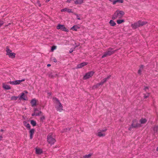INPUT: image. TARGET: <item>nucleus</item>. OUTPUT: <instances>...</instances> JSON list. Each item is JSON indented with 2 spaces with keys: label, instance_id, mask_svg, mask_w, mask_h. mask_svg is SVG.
Returning <instances> with one entry per match:
<instances>
[{
  "label": "nucleus",
  "instance_id": "obj_1",
  "mask_svg": "<svg viewBox=\"0 0 158 158\" xmlns=\"http://www.w3.org/2000/svg\"><path fill=\"white\" fill-rule=\"evenodd\" d=\"M47 142L51 145H53L56 142L55 135L53 133H50L47 136Z\"/></svg>",
  "mask_w": 158,
  "mask_h": 158
},
{
  "label": "nucleus",
  "instance_id": "obj_2",
  "mask_svg": "<svg viewBox=\"0 0 158 158\" xmlns=\"http://www.w3.org/2000/svg\"><path fill=\"white\" fill-rule=\"evenodd\" d=\"M124 12L121 10H117L113 15L112 18L113 20H114L117 18H121L124 15Z\"/></svg>",
  "mask_w": 158,
  "mask_h": 158
},
{
  "label": "nucleus",
  "instance_id": "obj_3",
  "mask_svg": "<svg viewBox=\"0 0 158 158\" xmlns=\"http://www.w3.org/2000/svg\"><path fill=\"white\" fill-rule=\"evenodd\" d=\"M53 99L56 102L55 103L56 106H55V108L56 109V110L59 111V112H61L63 110V107L62 104L57 98H53Z\"/></svg>",
  "mask_w": 158,
  "mask_h": 158
},
{
  "label": "nucleus",
  "instance_id": "obj_4",
  "mask_svg": "<svg viewBox=\"0 0 158 158\" xmlns=\"http://www.w3.org/2000/svg\"><path fill=\"white\" fill-rule=\"evenodd\" d=\"M117 50L118 49L115 50H113V49L112 48H109L108 49L107 51L104 53L103 55L102 56V58H103L105 57L110 56L112 54H114Z\"/></svg>",
  "mask_w": 158,
  "mask_h": 158
},
{
  "label": "nucleus",
  "instance_id": "obj_5",
  "mask_svg": "<svg viewBox=\"0 0 158 158\" xmlns=\"http://www.w3.org/2000/svg\"><path fill=\"white\" fill-rule=\"evenodd\" d=\"M107 130V129L106 128H104L103 130H100L97 133V135L99 137H104L106 135L105 132Z\"/></svg>",
  "mask_w": 158,
  "mask_h": 158
},
{
  "label": "nucleus",
  "instance_id": "obj_6",
  "mask_svg": "<svg viewBox=\"0 0 158 158\" xmlns=\"http://www.w3.org/2000/svg\"><path fill=\"white\" fill-rule=\"evenodd\" d=\"M94 73V72L91 71L86 73L85 75L84 76L83 79L86 80L90 78L93 76Z\"/></svg>",
  "mask_w": 158,
  "mask_h": 158
},
{
  "label": "nucleus",
  "instance_id": "obj_7",
  "mask_svg": "<svg viewBox=\"0 0 158 158\" xmlns=\"http://www.w3.org/2000/svg\"><path fill=\"white\" fill-rule=\"evenodd\" d=\"M141 125L140 124L138 123L137 121L136 120H134L133 121L131 126L129 128V130H131L132 128H135L136 127H139Z\"/></svg>",
  "mask_w": 158,
  "mask_h": 158
},
{
  "label": "nucleus",
  "instance_id": "obj_8",
  "mask_svg": "<svg viewBox=\"0 0 158 158\" xmlns=\"http://www.w3.org/2000/svg\"><path fill=\"white\" fill-rule=\"evenodd\" d=\"M6 55H8L10 57L14 58L15 57V53L11 52V51L9 49L8 47H6Z\"/></svg>",
  "mask_w": 158,
  "mask_h": 158
},
{
  "label": "nucleus",
  "instance_id": "obj_9",
  "mask_svg": "<svg viewBox=\"0 0 158 158\" xmlns=\"http://www.w3.org/2000/svg\"><path fill=\"white\" fill-rule=\"evenodd\" d=\"M56 28L57 29H60L62 31L65 32H68L69 31L68 29L65 27L63 25L58 24L56 27Z\"/></svg>",
  "mask_w": 158,
  "mask_h": 158
},
{
  "label": "nucleus",
  "instance_id": "obj_10",
  "mask_svg": "<svg viewBox=\"0 0 158 158\" xmlns=\"http://www.w3.org/2000/svg\"><path fill=\"white\" fill-rule=\"evenodd\" d=\"M25 79H23L21 80H18L15 81H10V83L11 85H18L21 82L25 81Z\"/></svg>",
  "mask_w": 158,
  "mask_h": 158
},
{
  "label": "nucleus",
  "instance_id": "obj_11",
  "mask_svg": "<svg viewBox=\"0 0 158 158\" xmlns=\"http://www.w3.org/2000/svg\"><path fill=\"white\" fill-rule=\"evenodd\" d=\"M88 63L86 62H84L78 64L77 66V69H79L82 68V67L87 65Z\"/></svg>",
  "mask_w": 158,
  "mask_h": 158
},
{
  "label": "nucleus",
  "instance_id": "obj_12",
  "mask_svg": "<svg viewBox=\"0 0 158 158\" xmlns=\"http://www.w3.org/2000/svg\"><path fill=\"white\" fill-rule=\"evenodd\" d=\"M131 27L133 29H136L138 27H140L139 23L138 21L136 22L134 24H132L131 25Z\"/></svg>",
  "mask_w": 158,
  "mask_h": 158
},
{
  "label": "nucleus",
  "instance_id": "obj_13",
  "mask_svg": "<svg viewBox=\"0 0 158 158\" xmlns=\"http://www.w3.org/2000/svg\"><path fill=\"white\" fill-rule=\"evenodd\" d=\"M110 2H112L113 5H115L116 3H123V0H109Z\"/></svg>",
  "mask_w": 158,
  "mask_h": 158
},
{
  "label": "nucleus",
  "instance_id": "obj_14",
  "mask_svg": "<svg viewBox=\"0 0 158 158\" xmlns=\"http://www.w3.org/2000/svg\"><path fill=\"white\" fill-rule=\"evenodd\" d=\"M36 110H38V109H37V108L34 109V113L32 114V116H39L40 115V114H41L42 113L41 111H40L38 113H35Z\"/></svg>",
  "mask_w": 158,
  "mask_h": 158
},
{
  "label": "nucleus",
  "instance_id": "obj_15",
  "mask_svg": "<svg viewBox=\"0 0 158 158\" xmlns=\"http://www.w3.org/2000/svg\"><path fill=\"white\" fill-rule=\"evenodd\" d=\"M61 12H65L66 11L69 13H72V10L71 9H68L67 8H64L62 9L61 10Z\"/></svg>",
  "mask_w": 158,
  "mask_h": 158
},
{
  "label": "nucleus",
  "instance_id": "obj_16",
  "mask_svg": "<svg viewBox=\"0 0 158 158\" xmlns=\"http://www.w3.org/2000/svg\"><path fill=\"white\" fill-rule=\"evenodd\" d=\"M80 28V27L79 26L77 25H75L71 27V29L75 31H77V29H79Z\"/></svg>",
  "mask_w": 158,
  "mask_h": 158
},
{
  "label": "nucleus",
  "instance_id": "obj_17",
  "mask_svg": "<svg viewBox=\"0 0 158 158\" xmlns=\"http://www.w3.org/2000/svg\"><path fill=\"white\" fill-rule=\"evenodd\" d=\"M24 97H25L24 93H22L20 94L19 96V100L23 99V100H27V99L24 98Z\"/></svg>",
  "mask_w": 158,
  "mask_h": 158
},
{
  "label": "nucleus",
  "instance_id": "obj_18",
  "mask_svg": "<svg viewBox=\"0 0 158 158\" xmlns=\"http://www.w3.org/2000/svg\"><path fill=\"white\" fill-rule=\"evenodd\" d=\"M144 66L143 65H141L140 66L139 70L138 71V73L139 75L141 74V72L143 70Z\"/></svg>",
  "mask_w": 158,
  "mask_h": 158
},
{
  "label": "nucleus",
  "instance_id": "obj_19",
  "mask_svg": "<svg viewBox=\"0 0 158 158\" xmlns=\"http://www.w3.org/2000/svg\"><path fill=\"white\" fill-rule=\"evenodd\" d=\"M32 106H35L36 105V101L35 98L32 99L31 102Z\"/></svg>",
  "mask_w": 158,
  "mask_h": 158
},
{
  "label": "nucleus",
  "instance_id": "obj_20",
  "mask_svg": "<svg viewBox=\"0 0 158 158\" xmlns=\"http://www.w3.org/2000/svg\"><path fill=\"white\" fill-rule=\"evenodd\" d=\"M83 3V0H76L74 1V3L76 4H81Z\"/></svg>",
  "mask_w": 158,
  "mask_h": 158
},
{
  "label": "nucleus",
  "instance_id": "obj_21",
  "mask_svg": "<svg viewBox=\"0 0 158 158\" xmlns=\"http://www.w3.org/2000/svg\"><path fill=\"white\" fill-rule=\"evenodd\" d=\"M139 23V25L140 26H142L146 24L147 22L145 21H142L140 20H139L138 21Z\"/></svg>",
  "mask_w": 158,
  "mask_h": 158
},
{
  "label": "nucleus",
  "instance_id": "obj_22",
  "mask_svg": "<svg viewBox=\"0 0 158 158\" xmlns=\"http://www.w3.org/2000/svg\"><path fill=\"white\" fill-rule=\"evenodd\" d=\"M109 23L110 26H114L116 25V23L112 20H110Z\"/></svg>",
  "mask_w": 158,
  "mask_h": 158
},
{
  "label": "nucleus",
  "instance_id": "obj_23",
  "mask_svg": "<svg viewBox=\"0 0 158 158\" xmlns=\"http://www.w3.org/2000/svg\"><path fill=\"white\" fill-rule=\"evenodd\" d=\"M36 153L37 154H40L42 152V150L40 148H36Z\"/></svg>",
  "mask_w": 158,
  "mask_h": 158
},
{
  "label": "nucleus",
  "instance_id": "obj_24",
  "mask_svg": "<svg viewBox=\"0 0 158 158\" xmlns=\"http://www.w3.org/2000/svg\"><path fill=\"white\" fill-rule=\"evenodd\" d=\"M3 87L6 90H9L10 89V86L7 85L3 84Z\"/></svg>",
  "mask_w": 158,
  "mask_h": 158
},
{
  "label": "nucleus",
  "instance_id": "obj_25",
  "mask_svg": "<svg viewBox=\"0 0 158 158\" xmlns=\"http://www.w3.org/2000/svg\"><path fill=\"white\" fill-rule=\"evenodd\" d=\"M147 120L145 118H141L140 120V122L141 124H144L146 123Z\"/></svg>",
  "mask_w": 158,
  "mask_h": 158
},
{
  "label": "nucleus",
  "instance_id": "obj_26",
  "mask_svg": "<svg viewBox=\"0 0 158 158\" xmlns=\"http://www.w3.org/2000/svg\"><path fill=\"white\" fill-rule=\"evenodd\" d=\"M124 22L125 21L124 19H119L117 20V22L118 24H121L122 23Z\"/></svg>",
  "mask_w": 158,
  "mask_h": 158
},
{
  "label": "nucleus",
  "instance_id": "obj_27",
  "mask_svg": "<svg viewBox=\"0 0 158 158\" xmlns=\"http://www.w3.org/2000/svg\"><path fill=\"white\" fill-rule=\"evenodd\" d=\"M19 98V96H13L11 98V99L12 100H16Z\"/></svg>",
  "mask_w": 158,
  "mask_h": 158
},
{
  "label": "nucleus",
  "instance_id": "obj_28",
  "mask_svg": "<svg viewBox=\"0 0 158 158\" xmlns=\"http://www.w3.org/2000/svg\"><path fill=\"white\" fill-rule=\"evenodd\" d=\"M92 156L91 154H89L88 155H86L83 156V158H89Z\"/></svg>",
  "mask_w": 158,
  "mask_h": 158
},
{
  "label": "nucleus",
  "instance_id": "obj_29",
  "mask_svg": "<svg viewBox=\"0 0 158 158\" xmlns=\"http://www.w3.org/2000/svg\"><path fill=\"white\" fill-rule=\"evenodd\" d=\"M31 123L33 126H36V121H35L33 120H31Z\"/></svg>",
  "mask_w": 158,
  "mask_h": 158
},
{
  "label": "nucleus",
  "instance_id": "obj_30",
  "mask_svg": "<svg viewBox=\"0 0 158 158\" xmlns=\"http://www.w3.org/2000/svg\"><path fill=\"white\" fill-rule=\"evenodd\" d=\"M100 86V85H99V83H97L96 84L93 85V88L94 89L97 88L99 87Z\"/></svg>",
  "mask_w": 158,
  "mask_h": 158
},
{
  "label": "nucleus",
  "instance_id": "obj_31",
  "mask_svg": "<svg viewBox=\"0 0 158 158\" xmlns=\"http://www.w3.org/2000/svg\"><path fill=\"white\" fill-rule=\"evenodd\" d=\"M35 132V130L34 129H31L29 131L30 135H33Z\"/></svg>",
  "mask_w": 158,
  "mask_h": 158
},
{
  "label": "nucleus",
  "instance_id": "obj_32",
  "mask_svg": "<svg viewBox=\"0 0 158 158\" xmlns=\"http://www.w3.org/2000/svg\"><path fill=\"white\" fill-rule=\"evenodd\" d=\"M56 46H53L51 48V51H53L54 50L56 49Z\"/></svg>",
  "mask_w": 158,
  "mask_h": 158
},
{
  "label": "nucleus",
  "instance_id": "obj_33",
  "mask_svg": "<svg viewBox=\"0 0 158 158\" xmlns=\"http://www.w3.org/2000/svg\"><path fill=\"white\" fill-rule=\"evenodd\" d=\"M70 130V128L64 129L63 130L62 132H67V130H68V131H69Z\"/></svg>",
  "mask_w": 158,
  "mask_h": 158
},
{
  "label": "nucleus",
  "instance_id": "obj_34",
  "mask_svg": "<svg viewBox=\"0 0 158 158\" xmlns=\"http://www.w3.org/2000/svg\"><path fill=\"white\" fill-rule=\"evenodd\" d=\"M158 130V127L157 126H155L153 128V130L155 132H157Z\"/></svg>",
  "mask_w": 158,
  "mask_h": 158
},
{
  "label": "nucleus",
  "instance_id": "obj_35",
  "mask_svg": "<svg viewBox=\"0 0 158 158\" xmlns=\"http://www.w3.org/2000/svg\"><path fill=\"white\" fill-rule=\"evenodd\" d=\"M4 23V22L1 20H0V27H1Z\"/></svg>",
  "mask_w": 158,
  "mask_h": 158
},
{
  "label": "nucleus",
  "instance_id": "obj_36",
  "mask_svg": "<svg viewBox=\"0 0 158 158\" xmlns=\"http://www.w3.org/2000/svg\"><path fill=\"white\" fill-rule=\"evenodd\" d=\"M25 127H26L27 128H28L29 129H30L31 126L30 124L29 123H27V124Z\"/></svg>",
  "mask_w": 158,
  "mask_h": 158
},
{
  "label": "nucleus",
  "instance_id": "obj_37",
  "mask_svg": "<svg viewBox=\"0 0 158 158\" xmlns=\"http://www.w3.org/2000/svg\"><path fill=\"white\" fill-rule=\"evenodd\" d=\"M111 76L110 75H109L107 77L105 78V79H106V81H107L108 79L110 78Z\"/></svg>",
  "mask_w": 158,
  "mask_h": 158
},
{
  "label": "nucleus",
  "instance_id": "obj_38",
  "mask_svg": "<svg viewBox=\"0 0 158 158\" xmlns=\"http://www.w3.org/2000/svg\"><path fill=\"white\" fill-rule=\"evenodd\" d=\"M149 96V94H148L147 95L144 94V98H148Z\"/></svg>",
  "mask_w": 158,
  "mask_h": 158
},
{
  "label": "nucleus",
  "instance_id": "obj_39",
  "mask_svg": "<svg viewBox=\"0 0 158 158\" xmlns=\"http://www.w3.org/2000/svg\"><path fill=\"white\" fill-rule=\"evenodd\" d=\"M75 15L76 16L77 18V19H78V20H80L81 19L79 17V16L78 15L76 14H75Z\"/></svg>",
  "mask_w": 158,
  "mask_h": 158
},
{
  "label": "nucleus",
  "instance_id": "obj_40",
  "mask_svg": "<svg viewBox=\"0 0 158 158\" xmlns=\"http://www.w3.org/2000/svg\"><path fill=\"white\" fill-rule=\"evenodd\" d=\"M41 120H43L45 119V117L44 116H42L40 118Z\"/></svg>",
  "mask_w": 158,
  "mask_h": 158
},
{
  "label": "nucleus",
  "instance_id": "obj_41",
  "mask_svg": "<svg viewBox=\"0 0 158 158\" xmlns=\"http://www.w3.org/2000/svg\"><path fill=\"white\" fill-rule=\"evenodd\" d=\"M53 61L54 62H55V63L57 61L56 59L55 58H53Z\"/></svg>",
  "mask_w": 158,
  "mask_h": 158
},
{
  "label": "nucleus",
  "instance_id": "obj_42",
  "mask_svg": "<svg viewBox=\"0 0 158 158\" xmlns=\"http://www.w3.org/2000/svg\"><path fill=\"white\" fill-rule=\"evenodd\" d=\"M106 81V79H104L103 80H102L101 81L104 84V83H105Z\"/></svg>",
  "mask_w": 158,
  "mask_h": 158
},
{
  "label": "nucleus",
  "instance_id": "obj_43",
  "mask_svg": "<svg viewBox=\"0 0 158 158\" xmlns=\"http://www.w3.org/2000/svg\"><path fill=\"white\" fill-rule=\"evenodd\" d=\"M106 81V79H104L103 80H102L101 81L104 84V83H105Z\"/></svg>",
  "mask_w": 158,
  "mask_h": 158
},
{
  "label": "nucleus",
  "instance_id": "obj_44",
  "mask_svg": "<svg viewBox=\"0 0 158 158\" xmlns=\"http://www.w3.org/2000/svg\"><path fill=\"white\" fill-rule=\"evenodd\" d=\"M27 123H27V122H26V121H24L23 122V124H24V125L26 126V125H27Z\"/></svg>",
  "mask_w": 158,
  "mask_h": 158
},
{
  "label": "nucleus",
  "instance_id": "obj_45",
  "mask_svg": "<svg viewBox=\"0 0 158 158\" xmlns=\"http://www.w3.org/2000/svg\"><path fill=\"white\" fill-rule=\"evenodd\" d=\"M144 89L145 90V91H146L147 89H148V87L147 86H145L144 87Z\"/></svg>",
  "mask_w": 158,
  "mask_h": 158
},
{
  "label": "nucleus",
  "instance_id": "obj_46",
  "mask_svg": "<svg viewBox=\"0 0 158 158\" xmlns=\"http://www.w3.org/2000/svg\"><path fill=\"white\" fill-rule=\"evenodd\" d=\"M100 85H103V83L101 81L100 83H98Z\"/></svg>",
  "mask_w": 158,
  "mask_h": 158
},
{
  "label": "nucleus",
  "instance_id": "obj_47",
  "mask_svg": "<svg viewBox=\"0 0 158 158\" xmlns=\"http://www.w3.org/2000/svg\"><path fill=\"white\" fill-rule=\"evenodd\" d=\"M71 0H67L66 2L68 3H69L71 2Z\"/></svg>",
  "mask_w": 158,
  "mask_h": 158
},
{
  "label": "nucleus",
  "instance_id": "obj_48",
  "mask_svg": "<svg viewBox=\"0 0 158 158\" xmlns=\"http://www.w3.org/2000/svg\"><path fill=\"white\" fill-rule=\"evenodd\" d=\"M2 138H3V137H2V135L0 136V141L2 140Z\"/></svg>",
  "mask_w": 158,
  "mask_h": 158
},
{
  "label": "nucleus",
  "instance_id": "obj_49",
  "mask_svg": "<svg viewBox=\"0 0 158 158\" xmlns=\"http://www.w3.org/2000/svg\"><path fill=\"white\" fill-rule=\"evenodd\" d=\"M33 135H30V138L31 139H32L33 138Z\"/></svg>",
  "mask_w": 158,
  "mask_h": 158
},
{
  "label": "nucleus",
  "instance_id": "obj_50",
  "mask_svg": "<svg viewBox=\"0 0 158 158\" xmlns=\"http://www.w3.org/2000/svg\"><path fill=\"white\" fill-rule=\"evenodd\" d=\"M39 110H36L35 111V113H38L39 112Z\"/></svg>",
  "mask_w": 158,
  "mask_h": 158
},
{
  "label": "nucleus",
  "instance_id": "obj_51",
  "mask_svg": "<svg viewBox=\"0 0 158 158\" xmlns=\"http://www.w3.org/2000/svg\"><path fill=\"white\" fill-rule=\"evenodd\" d=\"M48 94L49 95H51V93H48Z\"/></svg>",
  "mask_w": 158,
  "mask_h": 158
},
{
  "label": "nucleus",
  "instance_id": "obj_52",
  "mask_svg": "<svg viewBox=\"0 0 158 158\" xmlns=\"http://www.w3.org/2000/svg\"><path fill=\"white\" fill-rule=\"evenodd\" d=\"M47 66L48 67H49V66H51V64H47Z\"/></svg>",
  "mask_w": 158,
  "mask_h": 158
},
{
  "label": "nucleus",
  "instance_id": "obj_53",
  "mask_svg": "<svg viewBox=\"0 0 158 158\" xmlns=\"http://www.w3.org/2000/svg\"><path fill=\"white\" fill-rule=\"evenodd\" d=\"M156 151H158V147H157V148H156Z\"/></svg>",
  "mask_w": 158,
  "mask_h": 158
},
{
  "label": "nucleus",
  "instance_id": "obj_54",
  "mask_svg": "<svg viewBox=\"0 0 158 158\" xmlns=\"http://www.w3.org/2000/svg\"><path fill=\"white\" fill-rule=\"evenodd\" d=\"M3 131V130H2V129H1V130H0V131H1V132H2Z\"/></svg>",
  "mask_w": 158,
  "mask_h": 158
},
{
  "label": "nucleus",
  "instance_id": "obj_55",
  "mask_svg": "<svg viewBox=\"0 0 158 158\" xmlns=\"http://www.w3.org/2000/svg\"><path fill=\"white\" fill-rule=\"evenodd\" d=\"M72 52H73V51H70L69 52H70V53H71Z\"/></svg>",
  "mask_w": 158,
  "mask_h": 158
}]
</instances>
